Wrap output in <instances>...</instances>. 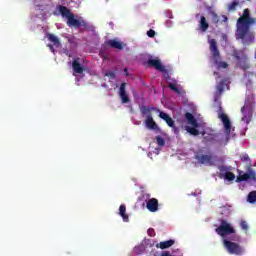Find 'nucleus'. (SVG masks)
<instances>
[{
    "label": "nucleus",
    "mask_w": 256,
    "mask_h": 256,
    "mask_svg": "<svg viewBox=\"0 0 256 256\" xmlns=\"http://www.w3.org/2000/svg\"><path fill=\"white\" fill-rule=\"evenodd\" d=\"M147 233L149 237H155V229L149 228Z\"/></svg>",
    "instance_id": "nucleus-33"
},
{
    "label": "nucleus",
    "mask_w": 256,
    "mask_h": 256,
    "mask_svg": "<svg viewBox=\"0 0 256 256\" xmlns=\"http://www.w3.org/2000/svg\"><path fill=\"white\" fill-rule=\"evenodd\" d=\"M160 256H173L169 251H163Z\"/></svg>",
    "instance_id": "nucleus-35"
},
{
    "label": "nucleus",
    "mask_w": 256,
    "mask_h": 256,
    "mask_svg": "<svg viewBox=\"0 0 256 256\" xmlns=\"http://www.w3.org/2000/svg\"><path fill=\"white\" fill-rule=\"evenodd\" d=\"M240 227L244 229V231H247V229H249V226L247 225L246 221H241Z\"/></svg>",
    "instance_id": "nucleus-31"
},
{
    "label": "nucleus",
    "mask_w": 256,
    "mask_h": 256,
    "mask_svg": "<svg viewBox=\"0 0 256 256\" xmlns=\"http://www.w3.org/2000/svg\"><path fill=\"white\" fill-rule=\"evenodd\" d=\"M223 244L230 255H243V253H245V248L236 242H231V240H224Z\"/></svg>",
    "instance_id": "nucleus-4"
},
{
    "label": "nucleus",
    "mask_w": 256,
    "mask_h": 256,
    "mask_svg": "<svg viewBox=\"0 0 256 256\" xmlns=\"http://www.w3.org/2000/svg\"><path fill=\"white\" fill-rule=\"evenodd\" d=\"M199 29L202 33H205L207 29H209V22H207V18L205 16H201L200 18Z\"/></svg>",
    "instance_id": "nucleus-18"
},
{
    "label": "nucleus",
    "mask_w": 256,
    "mask_h": 256,
    "mask_svg": "<svg viewBox=\"0 0 256 256\" xmlns=\"http://www.w3.org/2000/svg\"><path fill=\"white\" fill-rule=\"evenodd\" d=\"M186 131H188L190 135H194V136L199 135V130H197V128L195 127H187Z\"/></svg>",
    "instance_id": "nucleus-28"
},
{
    "label": "nucleus",
    "mask_w": 256,
    "mask_h": 256,
    "mask_svg": "<svg viewBox=\"0 0 256 256\" xmlns=\"http://www.w3.org/2000/svg\"><path fill=\"white\" fill-rule=\"evenodd\" d=\"M235 58L237 59V61L241 60V57H239L238 55H236Z\"/></svg>",
    "instance_id": "nucleus-40"
},
{
    "label": "nucleus",
    "mask_w": 256,
    "mask_h": 256,
    "mask_svg": "<svg viewBox=\"0 0 256 256\" xmlns=\"http://www.w3.org/2000/svg\"><path fill=\"white\" fill-rule=\"evenodd\" d=\"M210 52L212 55V61L216 65L217 69H227L229 64L227 62L221 61V53L217 47V41L215 39L210 40Z\"/></svg>",
    "instance_id": "nucleus-3"
},
{
    "label": "nucleus",
    "mask_w": 256,
    "mask_h": 256,
    "mask_svg": "<svg viewBox=\"0 0 256 256\" xmlns=\"http://www.w3.org/2000/svg\"><path fill=\"white\" fill-rule=\"evenodd\" d=\"M146 208L150 213H156V211H159V200L156 198H151L146 202Z\"/></svg>",
    "instance_id": "nucleus-9"
},
{
    "label": "nucleus",
    "mask_w": 256,
    "mask_h": 256,
    "mask_svg": "<svg viewBox=\"0 0 256 256\" xmlns=\"http://www.w3.org/2000/svg\"><path fill=\"white\" fill-rule=\"evenodd\" d=\"M147 65L148 67H154L156 71H160V73H163L165 79H171V76L169 75V71L163 64H161L160 59L149 58L147 61Z\"/></svg>",
    "instance_id": "nucleus-7"
},
{
    "label": "nucleus",
    "mask_w": 256,
    "mask_h": 256,
    "mask_svg": "<svg viewBox=\"0 0 256 256\" xmlns=\"http://www.w3.org/2000/svg\"><path fill=\"white\" fill-rule=\"evenodd\" d=\"M47 39L50 40L55 47H59L61 45V41H59V38L55 36V34H47Z\"/></svg>",
    "instance_id": "nucleus-20"
},
{
    "label": "nucleus",
    "mask_w": 256,
    "mask_h": 256,
    "mask_svg": "<svg viewBox=\"0 0 256 256\" xmlns=\"http://www.w3.org/2000/svg\"><path fill=\"white\" fill-rule=\"evenodd\" d=\"M215 231L220 237H227V235H233L235 233V228L226 220H221L219 227Z\"/></svg>",
    "instance_id": "nucleus-5"
},
{
    "label": "nucleus",
    "mask_w": 256,
    "mask_h": 256,
    "mask_svg": "<svg viewBox=\"0 0 256 256\" xmlns=\"http://www.w3.org/2000/svg\"><path fill=\"white\" fill-rule=\"evenodd\" d=\"M119 215L122 217L125 223H129V215H127V207L125 204H121L119 207Z\"/></svg>",
    "instance_id": "nucleus-17"
},
{
    "label": "nucleus",
    "mask_w": 256,
    "mask_h": 256,
    "mask_svg": "<svg viewBox=\"0 0 256 256\" xmlns=\"http://www.w3.org/2000/svg\"><path fill=\"white\" fill-rule=\"evenodd\" d=\"M159 117H160V119H163V121H165L167 123L168 127H173L175 120L173 118H171V116H169V114L161 111L159 113Z\"/></svg>",
    "instance_id": "nucleus-13"
},
{
    "label": "nucleus",
    "mask_w": 256,
    "mask_h": 256,
    "mask_svg": "<svg viewBox=\"0 0 256 256\" xmlns=\"http://www.w3.org/2000/svg\"><path fill=\"white\" fill-rule=\"evenodd\" d=\"M214 75H216L217 78L220 77L219 72H214Z\"/></svg>",
    "instance_id": "nucleus-39"
},
{
    "label": "nucleus",
    "mask_w": 256,
    "mask_h": 256,
    "mask_svg": "<svg viewBox=\"0 0 256 256\" xmlns=\"http://www.w3.org/2000/svg\"><path fill=\"white\" fill-rule=\"evenodd\" d=\"M144 123L147 129H151L153 131H155V129H158L157 123L155 122V120H153V116H147Z\"/></svg>",
    "instance_id": "nucleus-14"
},
{
    "label": "nucleus",
    "mask_w": 256,
    "mask_h": 256,
    "mask_svg": "<svg viewBox=\"0 0 256 256\" xmlns=\"http://www.w3.org/2000/svg\"><path fill=\"white\" fill-rule=\"evenodd\" d=\"M48 47H50L51 51H53V53H55V49L53 48V45H48Z\"/></svg>",
    "instance_id": "nucleus-38"
},
{
    "label": "nucleus",
    "mask_w": 256,
    "mask_h": 256,
    "mask_svg": "<svg viewBox=\"0 0 256 256\" xmlns=\"http://www.w3.org/2000/svg\"><path fill=\"white\" fill-rule=\"evenodd\" d=\"M168 87L169 89H171V91H174V93H177V95H181V90H179L177 85H175L174 83L168 84Z\"/></svg>",
    "instance_id": "nucleus-24"
},
{
    "label": "nucleus",
    "mask_w": 256,
    "mask_h": 256,
    "mask_svg": "<svg viewBox=\"0 0 256 256\" xmlns=\"http://www.w3.org/2000/svg\"><path fill=\"white\" fill-rule=\"evenodd\" d=\"M216 89L218 93H222L223 91H225V82L224 81L219 82V84L216 86Z\"/></svg>",
    "instance_id": "nucleus-29"
},
{
    "label": "nucleus",
    "mask_w": 256,
    "mask_h": 256,
    "mask_svg": "<svg viewBox=\"0 0 256 256\" xmlns=\"http://www.w3.org/2000/svg\"><path fill=\"white\" fill-rule=\"evenodd\" d=\"M240 159H241V161H242L243 163H247L248 165L251 166L252 161H251V158L249 157L248 154H242V155H240Z\"/></svg>",
    "instance_id": "nucleus-22"
},
{
    "label": "nucleus",
    "mask_w": 256,
    "mask_h": 256,
    "mask_svg": "<svg viewBox=\"0 0 256 256\" xmlns=\"http://www.w3.org/2000/svg\"><path fill=\"white\" fill-rule=\"evenodd\" d=\"M251 25H256V19L251 17V11L248 8L243 10L236 23V37L237 39L253 38L251 33Z\"/></svg>",
    "instance_id": "nucleus-1"
},
{
    "label": "nucleus",
    "mask_w": 256,
    "mask_h": 256,
    "mask_svg": "<svg viewBox=\"0 0 256 256\" xmlns=\"http://www.w3.org/2000/svg\"><path fill=\"white\" fill-rule=\"evenodd\" d=\"M105 47H111L112 49H119L120 51L124 49L125 45L123 42H119L115 39L108 40L104 43Z\"/></svg>",
    "instance_id": "nucleus-11"
},
{
    "label": "nucleus",
    "mask_w": 256,
    "mask_h": 256,
    "mask_svg": "<svg viewBox=\"0 0 256 256\" xmlns=\"http://www.w3.org/2000/svg\"><path fill=\"white\" fill-rule=\"evenodd\" d=\"M152 111H155V107L150 108L149 106H141L140 112L142 117H153V114H151Z\"/></svg>",
    "instance_id": "nucleus-16"
},
{
    "label": "nucleus",
    "mask_w": 256,
    "mask_h": 256,
    "mask_svg": "<svg viewBox=\"0 0 256 256\" xmlns=\"http://www.w3.org/2000/svg\"><path fill=\"white\" fill-rule=\"evenodd\" d=\"M126 87H127V83L123 82L119 88V97L122 103H129L130 101L129 96L127 95Z\"/></svg>",
    "instance_id": "nucleus-10"
},
{
    "label": "nucleus",
    "mask_w": 256,
    "mask_h": 256,
    "mask_svg": "<svg viewBox=\"0 0 256 256\" xmlns=\"http://www.w3.org/2000/svg\"><path fill=\"white\" fill-rule=\"evenodd\" d=\"M220 171H221V172H223V171H227V167L222 166V167L220 168Z\"/></svg>",
    "instance_id": "nucleus-37"
},
{
    "label": "nucleus",
    "mask_w": 256,
    "mask_h": 256,
    "mask_svg": "<svg viewBox=\"0 0 256 256\" xmlns=\"http://www.w3.org/2000/svg\"><path fill=\"white\" fill-rule=\"evenodd\" d=\"M218 119H220L224 126V133L226 135L225 138V145L229 143L230 135H231V129H233V125H231V120L229 119V116L225 113H219Z\"/></svg>",
    "instance_id": "nucleus-6"
},
{
    "label": "nucleus",
    "mask_w": 256,
    "mask_h": 256,
    "mask_svg": "<svg viewBox=\"0 0 256 256\" xmlns=\"http://www.w3.org/2000/svg\"><path fill=\"white\" fill-rule=\"evenodd\" d=\"M173 245H175V240L170 239L156 244V247L157 249H169V247H173Z\"/></svg>",
    "instance_id": "nucleus-15"
},
{
    "label": "nucleus",
    "mask_w": 256,
    "mask_h": 256,
    "mask_svg": "<svg viewBox=\"0 0 256 256\" xmlns=\"http://www.w3.org/2000/svg\"><path fill=\"white\" fill-rule=\"evenodd\" d=\"M171 128L173 129V131L176 135L179 133V128H177V126H175V123L173 124V126H171Z\"/></svg>",
    "instance_id": "nucleus-34"
},
{
    "label": "nucleus",
    "mask_w": 256,
    "mask_h": 256,
    "mask_svg": "<svg viewBox=\"0 0 256 256\" xmlns=\"http://www.w3.org/2000/svg\"><path fill=\"white\" fill-rule=\"evenodd\" d=\"M249 179L251 178H249V174L247 172L243 174L239 173V176L237 177L238 181H249Z\"/></svg>",
    "instance_id": "nucleus-26"
},
{
    "label": "nucleus",
    "mask_w": 256,
    "mask_h": 256,
    "mask_svg": "<svg viewBox=\"0 0 256 256\" xmlns=\"http://www.w3.org/2000/svg\"><path fill=\"white\" fill-rule=\"evenodd\" d=\"M147 36L150 37V38L155 37V30H153V29L148 30L147 31Z\"/></svg>",
    "instance_id": "nucleus-32"
},
{
    "label": "nucleus",
    "mask_w": 256,
    "mask_h": 256,
    "mask_svg": "<svg viewBox=\"0 0 256 256\" xmlns=\"http://www.w3.org/2000/svg\"><path fill=\"white\" fill-rule=\"evenodd\" d=\"M185 119L188 121V125H192V127H197V120L195 119V116L191 114V112H187L185 114Z\"/></svg>",
    "instance_id": "nucleus-19"
},
{
    "label": "nucleus",
    "mask_w": 256,
    "mask_h": 256,
    "mask_svg": "<svg viewBox=\"0 0 256 256\" xmlns=\"http://www.w3.org/2000/svg\"><path fill=\"white\" fill-rule=\"evenodd\" d=\"M79 61H81L80 58H75L73 60L72 69H73L74 73H78V75H81L85 71V68H83L81 66V63Z\"/></svg>",
    "instance_id": "nucleus-12"
},
{
    "label": "nucleus",
    "mask_w": 256,
    "mask_h": 256,
    "mask_svg": "<svg viewBox=\"0 0 256 256\" xmlns=\"http://www.w3.org/2000/svg\"><path fill=\"white\" fill-rule=\"evenodd\" d=\"M106 77H115V73L114 72H107L106 73Z\"/></svg>",
    "instance_id": "nucleus-36"
},
{
    "label": "nucleus",
    "mask_w": 256,
    "mask_h": 256,
    "mask_svg": "<svg viewBox=\"0 0 256 256\" xmlns=\"http://www.w3.org/2000/svg\"><path fill=\"white\" fill-rule=\"evenodd\" d=\"M224 179L227 181H235V174L233 172H226L224 174Z\"/></svg>",
    "instance_id": "nucleus-25"
},
{
    "label": "nucleus",
    "mask_w": 256,
    "mask_h": 256,
    "mask_svg": "<svg viewBox=\"0 0 256 256\" xmlns=\"http://www.w3.org/2000/svg\"><path fill=\"white\" fill-rule=\"evenodd\" d=\"M68 41H69V43H71V39L70 38L68 39Z\"/></svg>",
    "instance_id": "nucleus-42"
},
{
    "label": "nucleus",
    "mask_w": 256,
    "mask_h": 256,
    "mask_svg": "<svg viewBox=\"0 0 256 256\" xmlns=\"http://www.w3.org/2000/svg\"><path fill=\"white\" fill-rule=\"evenodd\" d=\"M247 173H248V176H249L250 179H253V180L256 179L255 170H253V168H251V166L248 167Z\"/></svg>",
    "instance_id": "nucleus-27"
},
{
    "label": "nucleus",
    "mask_w": 256,
    "mask_h": 256,
    "mask_svg": "<svg viewBox=\"0 0 256 256\" xmlns=\"http://www.w3.org/2000/svg\"><path fill=\"white\" fill-rule=\"evenodd\" d=\"M195 158L197 159L198 163H200V165H209L210 167L215 165V162L213 161V156L211 155L201 154L196 155Z\"/></svg>",
    "instance_id": "nucleus-8"
},
{
    "label": "nucleus",
    "mask_w": 256,
    "mask_h": 256,
    "mask_svg": "<svg viewBox=\"0 0 256 256\" xmlns=\"http://www.w3.org/2000/svg\"><path fill=\"white\" fill-rule=\"evenodd\" d=\"M248 203H256V191H252L248 194Z\"/></svg>",
    "instance_id": "nucleus-23"
},
{
    "label": "nucleus",
    "mask_w": 256,
    "mask_h": 256,
    "mask_svg": "<svg viewBox=\"0 0 256 256\" xmlns=\"http://www.w3.org/2000/svg\"><path fill=\"white\" fill-rule=\"evenodd\" d=\"M124 72L126 73L127 76H129V73L127 72V68H124Z\"/></svg>",
    "instance_id": "nucleus-41"
},
{
    "label": "nucleus",
    "mask_w": 256,
    "mask_h": 256,
    "mask_svg": "<svg viewBox=\"0 0 256 256\" xmlns=\"http://www.w3.org/2000/svg\"><path fill=\"white\" fill-rule=\"evenodd\" d=\"M156 142L159 147H165V139L161 136H156Z\"/></svg>",
    "instance_id": "nucleus-30"
},
{
    "label": "nucleus",
    "mask_w": 256,
    "mask_h": 256,
    "mask_svg": "<svg viewBox=\"0 0 256 256\" xmlns=\"http://www.w3.org/2000/svg\"><path fill=\"white\" fill-rule=\"evenodd\" d=\"M237 7H239V1L235 0V1L231 2L230 4H228V11H235L237 9Z\"/></svg>",
    "instance_id": "nucleus-21"
},
{
    "label": "nucleus",
    "mask_w": 256,
    "mask_h": 256,
    "mask_svg": "<svg viewBox=\"0 0 256 256\" xmlns=\"http://www.w3.org/2000/svg\"><path fill=\"white\" fill-rule=\"evenodd\" d=\"M58 11L62 17L67 18L68 27H84L85 31H93V26H89L83 19H76L75 14L71 13V10L66 6L59 5Z\"/></svg>",
    "instance_id": "nucleus-2"
}]
</instances>
